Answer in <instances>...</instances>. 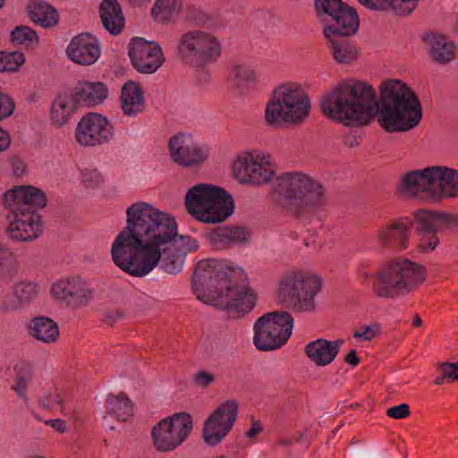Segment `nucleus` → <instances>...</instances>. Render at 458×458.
Masks as SVG:
<instances>
[{
	"mask_svg": "<svg viewBox=\"0 0 458 458\" xmlns=\"http://www.w3.org/2000/svg\"><path fill=\"white\" fill-rule=\"evenodd\" d=\"M126 226L112 244L114 263L125 273L143 277L159 264L171 275L181 272L184 257L199 249L198 242L179 235L175 219L140 201L126 210Z\"/></svg>",
	"mask_w": 458,
	"mask_h": 458,
	"instance_id": "f257e3e1",
	"label": "nucleus"
},
{
	"mask_svg": "<svg viewBox=\"0 0 458 458\" xmlns=\"http://www.w3.org/2000/svg\"><path fill=\"white\" fill-rule=\"evenodd\" d=\"M320 107L323 114L345 124L366 125L377 115L378 124L390 133L408 131L422 117L419 98L399 80L381 83L379 102L370 84L353 79L344 81L321 98Z\"/></svg>",
	"mask_w": 458,
	"mask_h": 458,
	"instance_id": "f03ea898",
	"label": "nucleus"
},
{
	"mask_svg": "<svg viewBox=\"0 0 458 458\" xmlns=\"http://www.w3.org/2000/svg\"><path fill=\"white\" fill-rule=\"evenodd\" d=\"M192 288L202 302L225 310L229 317L239 318L256 305L257 296L242 271L227 272L216 259L199 261L193 272Z\"/></svg>",
	"mask_w": 458,
	"mask_h": 458,
	"instance_id": "7ed1b4c3",
	"label": "nucleus"
},
{
	"mask_svg": "<svg viewBox=\"0 0 458 458\" xmlns=\"http://www.w3.org/2000/svg\"><path fill=\"white\" fill-rule=\"evenodd\" d=\"M357 276L362 284L371 281V292L379 299L394 300L418 291L426 282L428 270L410 259L395 258L376 270L375 262L366 259L357 266Z\"/></svg>",
	"mask_w": 458,
	"mask_h": 458,
	"instance_id": "20e7f679",
	"label": "nucleus"
},
{
	"mask_svg": "<svg viewBox=\"0 0 458 458\" xmlns=\"http://www.w3.org/2000/svg\"><path fill=\"white\" fill-rule=\"evenodd\" d=\"M9 225L6 233L13 241L31 242L42 233L43 224L38 210L47 205L44 191L34 186H16L4 195Z\"/></svg>",
	"mask_w": 458,
	"mask_h": 458,
	"instance_id": "39448f33",
	"label": "nucleus"
},
{
	"mask_svg": "<svg viewBox=\"0 0 458 458\" xmlns=\"http://www.w3.org/2000/svg\"><path fill=\"white\" fill-rule=\"evenodd\" d=\"M187 211L198 221L216 224L230 216L234 208L231 194L218 186L198 183L185 195Z\"/></svg>",
	"mask_w": 458,
	"mask_h": 458,
	"instance_id": "423d86ee",
	"label": "nucleus"
},
{
	"mask_svg": "<svg viewBox=\"0 0 458 458\" xmlns=\"http://www.w3.org/2000/svg\"><path fill=\"white\" fill-rule=\"evenodd\" d=\"M288 215L307 222L327 203V189L302 172H288Z\"/></svg>",
	"mask_w": 458,
	"mask_h": 458,
	"instance_id": "0eeeda50",
	"label": "nucleus"
},
{
	"mask_svg": "<svg viewBox=\"0 0 458 458\" xmlns=\"http://www.w3.org/2000/svg\"><path fill=\"white\" fill-rule=\"evenodd\" d=\"M415 232L420 235L418 249L421 252L436 250L439 234L458 233V214L420 208L413 212Z\"/></svg>",
	"mask_w": 458,
	"mask_h": 458,
	"instance_id": "6e6552de",
	"label": "nucleus"
},
{
	"mask_svg": "<svg viewBox=\"0 0 458 458\" xmlns=\"http://www.w3.org/2000/svg\"><path fill=\"white\" fill-rule=\"evenodd\" d=\"M220 41L209 32L195 30L183 33L177 43V57L183 64L202 68L221 55Z\"/></svg>",
	"mask_w": 458,
	"mask_h": 458,
	"instance_id": "1a4fd4ad",
	"label": "nucleus"
},
{
	"mask_svg": "<svg viewBox=\"0 0 458 458\" xmlns=\"http://www.w3.org/2000/svg\"><path fill=\"white\" fill-rule=\"evenodd\" d=\"M441 171V165L411 170L401 177L396 192L405 198L440 202Z\"/></svg>",
	"mask_w": 458,
	"mask_h": 458,
	"instance_id": "9d476101",
	"label": "nucleus"
},
{
	"mask_svg": "<svg viewBox=\"0 0 458 458\" xmlns=\"http://www.w3.org/2000/svg\"><path fill=\"white\" fill-rule=\"evenodd\" d=\"M322 278L313 273L292 270L288 273V309L310 312L316 309L315 296L322 288Z\"/></svg>",
	"mask_w": 458,
	"mask_h": 458,
	"instance_id": "9b49d317",
	"label": "nucleus"
},
{
	"mask_svg": "<svg viewBox=\"0 0 458 458\" xmlns=\"http://www.w3.org/2000/svg\"><path fill=\"white\" fill-rule=\"evenodd\" d=\"M191 416L187 412L174 413L160 420L151 431L155 448L159 452H170L181 445L192 430Z\"/></svg>",
	"mask_w": 458,
	"mask_h": 458,
	"instance_id": "f8f14e48",
	"label": "nucleus"
},
{
	"mask_svg": "<svg viewBox=\"0 0 458 458\" xmlns=\"http://www.w3.org/2000/svg\"><path fill=\"white\" fill-rule=\"evenodd\" d=\"M253 343L259 351L278 349L286 343V310L272 311L259 318L253 327Z\"/></svg>",
	"mask_w": 458,
	"mask_h": 458,
	"instance_id": "ddd939ff",
	"label": "nucleus"
},
{
	"mask_svg": "<svg viewBox=\"0 0 458 458\" xmlns=\"http://www.w3.org/2000/svg\"><path fill=\"white\" fill-rule=\"evenodd\" d=\"M315 10L324 29H345L352 31L360 20L356 10L342 0H315Z\"/></svg>",
	"mask_w": 458,
	"mask_h": 458,
	"instance_id": "4468645a",
	"label": "nucleus"
},
{
	"mask_svg": "<svg viewBox=\"0 0 458 458\" xmlns=\"http://www.w3.org/2000/svg\"><path fill=\"white\" fill-rule=\"evenodd\" d=\"M238 409L235 400H227L205 420L203 437L208 445H216L228 435L237 419Z\"/></svg>",
	"mask_w": 458,
	"mask_h": 458,
	"instance_id": "2eb2a0df",
	"label": "nucleus"
},
{
	"mask_svg": "<svg viewBox=\"0 0 458 458\" xmlns=\"http://www.w3.org/2000/svg\"><path fill=\"white\" fill-rule=\"evenodd\" d=\"M235 177L243 183L261 185L268 182L275 171L266 157L246 152L233 164Z\"/></svg>",
	"mask_w": 458,
	"mask_h": 458,
	"instance_id": "dca6fc26",
	"label": "nucleus"
},
{
	"mask_svg": "<svg viewBox=\"0 0 458 458\" xmlns=\"http://www.w3.org/2000/svg\"><path fill=\"white\" fill-rule=\"evenodd\" d=\"M113 126L103 115L89 113L77 124L75 137L79 144L94 147L108 142L113 137Z\"/></svg>",
	"mask_w": 458,
	"mask_h": 458,
	"instance_id": "f3484780",
	"label": "nucleus"
},
{
	"mask_svg": "<svg viewBox=\"0 0 458 458\" xmlns=\"http://www.w3.org/2000/svg\"><path fill=\"white\" fill-rule=\"evenodd\" d=\"M129 56L133 67L140 73H154L164 62L161 47L143 38L131 39Z\"/></svg>",
	"mask_w": 458,
	"mask_h": 458,
	"instance_id": "a211bd4d",
	"label": "nucleus"
},
{
	"mask_svg": "<svg viewBox=\"0 0 458 458\" xmlns=\"http://www.w3.org/2000/svg\"><path fill=\"white\" fill-rule=\"evenodd\" d=\"M359 25L356 24L352 31L342 28L323 29L327 48L337 64H349L358 58L359 50L350 37L357 32Z\"/></svg>",
	"mask_w": 458,
	"mask_h": 458,
	"instance_id": "6ab92c4d",
	"label": "nucleus"
},
{
	"mask_svg": "<svg viewBox=\"0 0 458 458\" xmlns=\"http://www.w3.org/2000/svg\"><path fill=\"white\" fill-rule=\"evenodd\" d=\"M55 299L65 302L72 309H78L89 304L92 299V291L87 283L79 276L61 279L51 287Z\"/></svg>",
	"mask_w": 458,
	"mask_h": 458,
	"instance_id": "aec40b11",
	"label": "nucleus"
},
{
	"mask_svg": "<svg viewBox=\"0 0 458 458\" xmlns=\"http://www.w3.org/2000/svg\"><path fill=\"white\" fill-rule=\"evenodd\" d=\"M98 40L90 33H81L72 38L66 48V55L81 65H91L100 56Z\"/></svg>",
	"mask_w": 458,
	"mask_h": 458,
	"instance_id": "412c9836",
	"label": "nucleus"
},
{
	"mask_svg": "<svg viewBox=\"0 0 458 458\" xmlns=\"http://www.w3.org/2000/svg\"><path fill=\"white\" fill-rule=\"evenodd\" d=\"M411 229L402 218L391 220L377 231L378 244L385 248L402 251L410 246Z\"/></svg>",
	"mask_w": 458,
	"mask_h": 458,
	"instance_id": "4be33fe9",
	"label": "nucleus"
},
{
	"mask_svg": "<svg viewBox=\"0 0 458 458\" xmlns=\"http://www.w3.org/2000/svg\"><path fill=\"white\" fill-rule=\"evenodd\" d=\"M172 159L182 166H191L202 162L206 155L202 149L193 143L190 136L176 134L169 140Z\"/></svg>",
	"mask_w": 458,
	"mask_h": 458,
	"instance_id": "5701e85b",
	"label": "nucleus"
},
{
	"mask_svg": "<svg viewBox=\"0 0 458 458\" xmlns=\"http://www.w3.org/2000/svg\"><path fill=\"white\" fill-rule=\"evenodd\" d=\"M311 111L308 93L297 82L288 81V126L302 124Z\"/></svg>",
	"mask_w": 458,
	"mask_h": 458,
	"instance_id": "b1692460",
	"label": "nucleus"
},
{
	"mask_svg": "<svg viewBox=\"0 0 458 458\" xmlns=\"http://www.w3.org/2000/svg\"><path fill=\"white\" fill-rule=\"evenodd\" d=\"M38 294V285L31 282H20L13 286L12 293H2L1 308L6 311L16 310L29 304Z\"/></svg>",
	"mask_w": 458,
	"mask_h": 458,
	"instance_id": "393cba45",
	"label": "nucleus"
},
{
	"mask_svg": "<svg viewBox=\"0 0 458 458\" xmlns=\"http://www.w3.org/2000/svg\"><path fill=\"white\" fill-rule=\"evenodd\" d=\"M343 344L342 339L328 341L319 338L306 345L305 353L317 366H326L333 362Z\"/></svg>",
	"mask_w": 458,
	"mask_h": 458,
	"instance_id": "a878e982",
	"label": "nucleus"
},
{
	"mask_svg": "<svg viewBox=\"0 0 458 458\" xmlns=\"http://www.w3.org/2000/svg\"><path fill=\"white\" fill-rule=\"evenodd\" d=\"M266 123L275 128L286 123V85L281 84L271 93L265 109Z\"/></svg>",
	"mask_w": 458,
	"mask_h": 458,
	"instance_id": "bb28decb",
	"label": "nucleus"
},
{
	"mask_svg": "<svg viewBox=\"0 0 458 458\" xmlns=\"http://www.w3.org/2000/svg\"><path fill=\"white\" fill-rule=\"evenodd\" d=\"M107 94V88L103 82L83 81L73 89L71 95L78 106H92L102 103Z\"/></svg>",
	"mask_w": 458,
	"mask_h": 458,
	"instance_id": "cd10ccee",
	"label": "nucleus"
},
{
	"mask_svg": "<svg viewBox=\"0 0 458 458\" xmlns=\"http://www.w3.org/2000/svg\"><path fill=\"white\" fill-rule=\"evenodd\" d=\"M99 15L103 27L111 35L122 33L125 19L117 0H103L99 6Z\"/></svg>",
	"mask_w": 458,
	"mask_h": 458,
	"instance_id": "c85d7f7f",
	"label": "nucleus"
},
{
	"mask_svg": "<svg viewBox=\"0 0 458 458\" xmlns=\"http://www.w3.org/2000/svg\"><path fill=\"white\" fill-rule=\"evenodd\" d=\"M121 106L128 116H134L144 111V97L139 84L131 81L125 82L121 92Z\"/></svg>",
	"mask_w": 458,
	"mask_h": 458,
	"instance_id": "c756f323",
	"label": "nucleus"
},
{
	"mask_svg": "<svg viewBox=\"0 0 458 458\" xmlns=\"http://www.w3.org/2000/svg\"><path fill=\"white\" fill-rule=\"evenodd\" d=\"M29 334L31 337L44 344L55 343L59 338L57 323L47 317H37L30 320Z\"/></svg>",
	"mask_w": 458,
	"mask_h": 458,
	"instance_id": "7c9ffc66",
	"label": "nucleus"
},
{
	"mask_svg": "<svg viewBox=\"0 0 458 458\" xmlns=\"http://www.w3.org/2000/svg\"><path fill=\"white\" fill-rule=\"evenodd\" d=\"M250 232L245 227H218L214 229L210 234V241L216 248L227 247L231 244L244 243L250 239Z\"/></svg>",
	"mask_w": 458,
	"mask_h": 458,
	"instance_id": "2f4dec72",
	"label": "nucleus"
},
{
	"mask_svg": "<svg viewBox=\"0 0 458 458\" xmlns=\"http://www.w3.org/2000/svg\"><path fill=\"white\" fill-rule=\"evenodd\" d=\"M78 107L72 95H58L50 109L52 123L57 127L64 126Z\"/></svg>",
	"mask_w": 458,
	"mask_h": 458,
	"instance_id": "473e14b6",
	"label": "nucleus"
},
{
	"mask_svg": "<svg viewBox=\"0 0 458 458\" xmlns=\"http://www.w3.org/2000/svg\"><path fill=\"white\" fill-rule=\"evenodd\" d=\"M30 20L42 28H52L58 23L59 13L50 4L42 1H33L29 5Z\"/></svg>",
	"mask_w": 458,
	"mask_h": 458,
	"instance_id": "72a5a7b5",
	"label": "nucleus"
},
{
	"mask_svg": "<svg viewBox=\"0 0 458 458\" xmlns=\"http://www.w3.org/2000/svg\"><path fill=\"white\" fill-rule=\"evenodd\" d=\"M106 413L116 417L119 420H126L132 415L133 404L123 392L118 394H110L106 401Z\"/></svg>",
	"mask_w": 458,
	"mask_h": 458,
	"instance_id": "f704fd0d",
	"label": "nucleus"
},
{
	"mask_svg": "<svg viewBox=\"0 0 458 458\" xmlns=\"http://www.w3.org/2000/svg\"><path fill=\"white\" fill-rule=\"evenodd\" d=\"M182 0H157L152 8L154 20L160 23L175 21L182 12Z\"/></svg>",
	"mask_w": 458,
	"mask_h": 458,
	"instance_id": "c9c22d12",
	"label": "nucleus"
},
{
	"mask_svg": "<svg viewBox=\"0 0 458 458\" xmlns=\"http://www.w3.org/2000/svg\"><path fill=\"white\" fill-rule=\"evenodd\" d=\"M428 43L431 55L436 62L445 64L454 59L455 46L453 42L447 41L445 37L432 36Z\"/></svg>",
	"mask_w": 458,
	"mask_h": 458,
	"instance_id": "e433bc0d",
	"label": "nucleus"
},
{
	"mask_svg": "<svg viewBox=\"0 0 458 458\" xmlns=\"http://www.w3.org/2000/svg\"><path fill=\"white\" fill-rule=\"evenodd\" d=\"M440 201L458 197V170L441 165Z\"/></svg>",
	"mask_w": 458,
	"mask_h": 458,
	"instance_id": "4c0bfd02",
	"label": "nucleus"
},
{
	"mask_svg": "<svg viewBox=\"0 0 458 458\" xmlns=\"http://www.w3.org/2000/svg\"><path fill=\"white\" fill-rule=\"evenodd\" d=\"M232 78L237 87L257 82V74L253 67L247 64L238 63L232 68Z\"/></svg>",
	"mask_w": 458,
	"mask_h": 458,
	"instance_id": "58836bf2",
	"label": "nucleus"
},
{
	"mask_svg": "<svg viewBox=\"0 0 458 458\" xmlns=\"http://www.w3.org/2000/svg\"><path fill=\"white\" fill-rule=\"evenodd\" d=\"M11 40L19 45L30 47L38 42V37L35 30L28 26H18L11 32Z\"/></svg>",
	"mask_w": 458,
	"mask_h": 458,
	"instance_id": "ea45409f",
	"label": "nucleus"
},
{
	"mask_svg": "<svg viewBox=\"0 0 458 458\" xmlns=\"http://www.w3.org/2000/svg\"><path fill=\"white\" fill-rule=\"evenodd\" d=\"M24 62V55L21 52H0V72H15Z\"/></svg>",
	"mask_w": 458,
	"mask_h": 458,
	"instance_id": "a19ab883",
	"label": "nucleus"
},
{
	"mask_svg": "<svg viewBox=\"0 0 458 458\" xmlns=\"http://www.w3.org/2000/svg\"><path fill=\"white\" fill-rule=\"evenodd\" d=\"M420 0H387L386 10L392 9L396 15L405 16L411 13Z\"/></svg>",
	"mask_w": 458,
	"mask_h": 458,
	"instance_id": "79ce46f5",
	"label": "nucleus"
},
{
	"mask_svg": "<svg viewBox=\"0 0 458 458\" xmlns=\"http://www.w3.org/2000/svg\"><path fill=\"white\" fill-rule=\"evenodd\" d=\"M381 332V327L378 324L373 326H364L360 330H355L353 337L362 339L364 341H370Z\"/></svg>",
	"mask_w": 458,
	"mask_h": 458,
	"instance_id": "37998d69",
	"label": "nucleus"
},
{
	"mask_svg": "<svg viewBox=\"0 0 458 458\" xmlns=\"http://www.w3.org/2000/svg\"><path fill=\"white\" fill-rule=\"evenodd\" d=\"M15 109L13 99L0 91V120H4L13 114Z\"/></svg>",
	"mask_w": 458,
	"mask_h": 458,
	"instance_id": "c03bdc74",
	"label": "nucleus"
},
{
	"mask_svg": "<svg viewBox=\"0 0 458 458\" xmlns=\"http://www.w3.org/2000/svg\"><path fill=\"white\" fill-rule=\"evenodd\" d=\"M437 370L444 377L452 380H458V361L457 362H439L437 365Z\"/></svg>",
	"mask_w": 458,
	"mask_h": 458,
	"instance_id": "a18cd8bd",
	"label": "nucleus"
},
{
	"mask_svg": "<svg viewBox=\"0 0 458 458\" xmlns=\"http://www.w3.org/2000/svg\"><path fill=\"white\" fill-rule=\"evenodd\" d=\"M286 194V180L280 176L273 186L272 198L277 203H283Z\"/></svg>",
	"mask_w": 458,
	"mask_h": 458,
	"instance_id": "49530a36",
	"label": "nucleus"
},
{
	"mask_svg": "<svg viewBox=\"0 0 458 458\" xmlns=\"http://www.w3.org/2000/svg\"><path fill=\"white\" fill-rule=\"evenodd\" d=\"M386 415L395 420L405 419L411 415L410 406L407 403L393 406L386 411Z\"/></svg>",
	"mask_w": 458,
	"mask_h": 458,
	"instance_id": "de8ad7c7",
	"label": "nucleus"
},
{
	"mask_svg": "<svg viewBox=\"0 0 458 458\" xmlns=\"http://www.w3.org/2000/svg\"><path fill=\"white\" fill-rule=\"evenodd\" d=\"M39 404L43 409L50 410L53 409L55 405H61L62 400L60 399L58 394L54 396L51 394H47L46 395L40 398Z\"/></svg>",
	"mask_w": 458,
	"mask_h": 458,
	"instance_id": "09e8293b",
	"label": "nucleus"
},
{
	"mask_svg": "<svg viewBox=\"0 0 458 458\" xmlns=\"http://www.w3.org/2000/svg\"><path fill=\"white\" fill-rule=\"evenodd\" d=\"M214 380V375L208 373L204 370L199 371L195 375V382L202 387L208 386Z\"/></svg>",
	"mask_w": 458,
	"mask_h": 458,
	"instance_id": "8fccbe9b",
	"label": "nucleus"
},
{
	"mask_svg": "<svg viewBox=\"0 0 458 458\" xmlns=\"http://www.w3.org/2000/svg\"><path fill=\"white\" fill-rule=\"evenodd\" d=\"M124 313L122 310H108L105 314V322L111 327L114 326L118 320L122 319Z\"/></svg>",
	"mask_w": 458,
	"mask_h": 458,
	"instance_id": "3c124183",
	"label": "nucleus"
},
{
	"mask_svg": "<svg viewBox=\"0 0 458 458\" xmlns=\"http://www.w3.org/2000/svg\"><path fill=\"white\" fill-rule=\"evenodd\" d=\"M361 4L373 10H386L387 0H358Z\"/></svg>",
	"mask_w": 458,
	"mask_h": 458,
	"instance_id": "603ef678",
	"label": "nucleus"
},
{
	"mask_svg": "<svg viewBox=\"0 0 458 458\" xmlns=\"http://www.w3.org/2000/svg\"><path fill=\"white\" fill-rule=\"evenodd\" d=\"M263 430V428L261 426V423L259 420H254L252 417L251 419V426L250 429L246 432V437L248 438H254L258 434H259Z\"/></svg>",
	"mask_w": 458,
	"mask_h": 458,
	"instance_id": "864d4df0",
	"label": "nucleus"
},
{
	"mask_svg": "<svg viewBox=\"0 0 458 458\" xmlns=\"http://www.w3.org/2000/svg\"><path fill=\"white\" fill-rule=\"evenodd\" d=\"M29 377H30V376H29L28 377H20L17 380V383L15 386H13V389L14 391L19 394V395H24L27 392V388H28V380H29Z\"/></svg>",
	"mask_w": 458,
	"mask_h": 458,
	"instance_id": "5fc2aeb1",
	"label": "nucleus"
},
{
	"mask_svg": "<svg viewBox=\"0 0 458 458\" xmlns=\"http://www.w3.org/2000/svg\"><path fill=\"white\" fill-rule=\"evenodd\" d=\"M47 425L54 428L59 433H64L66 431V423L64 420L61 419L49 420L46 421Z\"/></svg>",
	"mask_w": 458,
	"mask_h": 458,
	"instance_id": "6e6d98bb",
	"label": "nucleus"
},
{
	"mask_svg": "<svg viewBox=\"0 0 458 458\" xmlns=\"http://www.w3.org/2000/svg\"><path fill=\"white\" fill-rule=\"evenodd\" d=\"M11 144L9 133L0 128V152L6 150Z\"/></svg>",
	"mask_w": 458,
	"mask_h": 458,
	"instance_id": "4d7b16f0",
	"label": "nucleus"
},
{
	"mask_svg": "<svg viewBox=\"0 0 458 458\" xmlns=\"http://www.w3.org/2000/svg\"><path fill=\"white\" fill-rule=\"evenodd\" d=\"M344 361L352 367H356L360 362L356 350H351L344 358Z\"/></svg>",
	"mask_w": 458,
	"mask_h": 458,
	"instance_id": "13d9d810",
	"label": "nucleus"
},
{
	"mask_svg": "<svg viewBox=\"0 0 458 458\" xmlns=\"http://www.w3.org/2000/svg\"><path fill=\"white\" fill-rule=\"evenodd\" d=\"M344 144L347 148H354V147H357L360 144V142H359L358 139L355 136H353V135H345L344 137Z\"/></svg>",
	"mask_w": 458,
	"mask_h": 458,
	"instance_id": "bf43d9fd",
	"label": "nucleus"
},
{
	"mask_svg": "<svg viewBox=\"0 0 458 458\" xmlns=\"http://www.w3.org/2000/svg\"><path fill=\"white\" fill-rule=\"evenodd\" d=\"M13 173L16 175H20L24 172L25 165L23 162H21L20 160H15L13 162Z\"/></svg>",
	"mask_w": 458,
	"mask_h": 458,
	"instance_id": "052dcab7",
	"label": "nucleus"
},
{
	"mask_svg": "<svg viewBox=\"0 0 458 458\" xmlns=\"http://www.w3.org/2000/svg\"><path fill=\"white\" fill-rule=\"evenodd\" d=\"M84 178H85V181L94 180L96 183L102 182V178H101L100 174L97 172H92L91 174H89V177H88V174H85Z\"/></svg>",
	"mask_w": 458,
	"mask_h": 458,
	"instance_id": "680f3d73",
	"label": "nucleus"
},
{
	"mask_svg": "<svg viewBox=\"0 0 458 458\" xmlns=\"http://www.w3.org/2000/svg\"><path fill=\"white\" fill-rule=\"evenodd\" d=\"M423 322L420 315L415 314L412 320V325L416 327H420L422 326Z\"/></svg>",
	"mask_w": 458,
	"mask_h": 458,
	"instance_id": "e2e57ef3",
	"label": "nucleus"
},
{
	"mask_svg": "<svg viewBox=\"0 0 458 458\" xmlns=\"http://www.w3.org/2000/svg\"><path fill=\"white\" fill-rule=\"evenodd\" d=\"M293 327V318L288 313V339L292 335Z\"/></svg>",
	"mask_w": 458,
	"mask_h": 458,
	"instance_id": "0e129e2a",
	"label": "nucleus"
},
{
	"mask_svg": "<svg viewBox=\"0 0 458 458\" xmlns=\"http://www.w3.org/2000/svg\"><path fill=\"white\" fill-rule=\"evenodd\" d=\"M447 379L446 377H444V375L441 374L440 376L437 377L434 380V384L436 386H440L444 383V381Z\"/></svg>",
	"mask_w": 458,
	"mask_h": 458,
	"instance_id": "69168bd1",
	"label": "nucleus"
},
{
	"mask_svg": "<svg viewBox=\"0 0 458 458\" xmlns=\"http://www.w3.org/2000/svg\"><path fill=\"white\" fill-rule=\"evenodd\" d=\"M5 0H0V10L4 7Z\"/></svg>",
	"mask_w": 458,
	"mask_h": 458,
	"instance_id": "338daca9",
	"label": "nucleus"
},
{
	"mask_svg": "<svg viewBox=\"0 0 458 458\" xmlns=\"http://www.w3.org/2000/svg\"><path fill=\"white\" fill-rule=\"evenodd\" d=\"M291 236H292V237H293L294 239H296V238H297V234H296L295 233H291Z\"/></svg>",
	"mask_w": 458,
	"mask_h": 458,
	"instance_id": "774afa93",
	"label": "nucleus"
}]
</instances>
